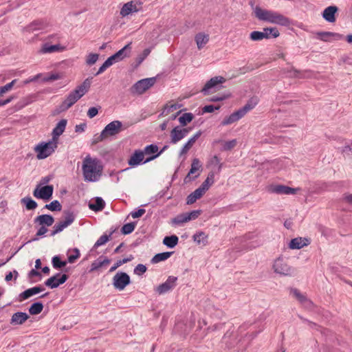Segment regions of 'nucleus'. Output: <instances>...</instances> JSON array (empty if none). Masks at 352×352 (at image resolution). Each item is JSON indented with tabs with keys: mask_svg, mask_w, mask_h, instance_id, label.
<instances>
[{
	"mask_svg": "<svg viewBox=\"0 0 352 352\" xmlns=\"http://www.w3.org/2000/svg\"><path fill=\"white\" fill-rule=\"evenodd\" d=\"M254 14L258 20L282 26H288L291 23L289 19L283 14L274 10L262 9L258 6L254 8Z\"/></svg>",
	"mask_w": 352,
	"mask_h": 352,
	"instance_id": "nucleus-1",
	"label": "nucleus"
},
{
	"mask_svg": "<svg viewBox=\"0 0 352 352\" xmlns=\"http://www.w3.org/2000/svg\"><path fill=\"white\" fill-rule=\"evenodd\" d=\"M82 174L85 181L96 182L102 173V166L96 159L86 157L82 162Z\"/></svg>",
	"mask_w": 352,
	"mask_h": 352,
	"instance_id": "nucleus-2",
	"label": "nucleus"
},
{
	"mask_svg": "<svg viewBox=\"0 0 352 352\" xmlns=\"http://www.w3.org/2000/svg\"><path fill=\"white\" fill-rule=\"evenodd\" d=\"M90 86L91 78H88L85 79L81 85H78L74 91L69 93V94L60 105V110L65 111L73 106L89 91Z\"/></svg>",
	"mask_w": 352,
	"mask_h": 352,
	"instance_id": "nucleus-3",
	"label": "nucleus"
},
{
	"mask_svg": "<svg viewBox=\"0 0 352 352\" xmlns=\"http://www.w3.org/2000/svg\"><path fill=\"white\" fill-rule=\"evenodd\" d=\"M256 104V100H250L244 107L234 111L229 116L225 118L221 122V124L223 126H226L238 121L242 118L248 111L254 109Z\"/></svg>",
	"mask_w": 352,
	"mask_h": 352,
	"instance_id": "nucleus-4",
	"label": "nucleus"
},
{
	"mask_svg": "<svg viewBox=\"0 0 352 352\" xmlns=\"http://www.w3.org/2000/svg\"><path fill=\"white\" fill-rule=\"evenodd\" d=\"M58 147V142L54 140H50L47 142H41L34 147L38 160L45 159L51 155Z\"/></svg>",
	"mask_w": 352,
	"mask_h": 352,
	"instance_id": "nucleus-5",
	"label": "nucleus"
},
{
	"mask_svg": "<svg viewBox=\"0 0 352 352\" xmlns=\"http://www.w3.org/2000/svg\"><path fill=\"white\" fill-rule=\"evenodd\" d=\"M122 131V123L119 120H114L109 123L96 138L95 142H101L109 136L118 135Z\"/></svg>",
	"mask_w": 352,
	"mask_h": 352,
	"instance_id": "nucleus-6",
	"label": "nucleus"
},
{
	"mask_svg": "<svg viewBox=\"0 0 352 352\" xmlns=\"http://www.w3.org/2000/svg\"><path fill=\"white\" fill-rule=\"evenodd\" d=\"M272 268L276 274L280 276H292L294 274V270L282 257L274 261Z\"/></svg>",
	"mask_w": 352,
	"mask_h": 352,
	"instance_id": "nucleus-7",
	"label": "nucleus"
},
{
	"mask_svg": "<svg viewBox=\"0 0 352 352\" xmlns=\"http://www.w3.org/2000/svg\"><path fill=\"white\" fill-rule=\"evenodd\" d=\"M155 82V78H148L138 80L131 88V92L132 94L141 95L153 86Z\"/></svg>",
	"mask_w": 352,
	"mask_h": 352,
	"instance_id": "nucleus-8",
	"label": "nucleus"
},
{
	"mask_svg": "<svg viewBox=\"0 0 352 352\" xmlns=\"http://www.w3.org/2000/svg\"><path fill=\"white\" fill-rule=\"evenodd\" d=\"M75 220V214L71 211H65L64 212V220L56 223L53 226V230L51 233V236L62 232L65 228L70 226Z\"/></svg>",
	"mask_w": 352,
	"mask_h": 352,
	"instance_id": "nucleus-9",
	"label": "nucleus"
},
{
	"mask_svg": "<svg viewBox=\"0 0 352 352\" xmlns=\"http://www.w3.org/2000/svg\"><path fill=\"white\" fill-rule=\"evenodd\" d=\"M54 187L52 185H47L40 187L38 185L33 191V195L37 199L48 201L52 197Z\"/></svg>",
	"mask_w": 352,
	"mask_h": 352,
	"instance_id": "nucleus-10",
	"label": "nucleus"
},
{
	"mask_svg": "<svg viewBox=\"0 0 352 352\" xmlns=\"http://www.w3.org/2000/svg\"><path fill=\"white\" fill-rule=\"evenodd\" d=\"M130 283V276L122 272H117L113 278V287L120 290H123Z\"/></svg>",
	"mask_w": 352,
	"mask_h": 352,
	"instance_id": "nucleus-11",
	"label": "nucleus"
},
{
	"mask_svg": "<svg viewBox=\"0 0 352 352\" xmlns=\"http://www.w3.org/2000/svg\"><path fill=\"white\" fill-rule=\"evenodd\" d=\"M142 4L140 0L131 1L124 3L120 10V15L126 16L130 14L138 12L140 10Z\"/></svg>",
	"mask_w": 352,
	"mask_h": 352,
	"instance_id": "nucleus-12",
	"label": "nucleus"
},
{
	"mask_svg": "<svg viewBox=\"0 0 352 352\" xmlns=\"http://www.w3.org/2000/svg\"><path fill=\"white\" fill-rule=\"evenodd\" d=\"M69 276L68 275L63 274L60 275V273H57L56 275L49 278L45 282V285L51 289L58 287L60 285L63 284L67 281Z\"/></svg>",
	"mask_w": 352,
	"mask_h": 352,
	"instance_id": "nucleus-13",
	"label": "nucleus"
},
{
	"mask_svg": "<svg viewBox=\"0 0 352 352\" xmlns=\"http://www.w3.org/2000/svg\"><path fill=\"white\" fill-rule=\"evenodd\" d=\"M189 132V129L175 126L170 131V142L174 144H177L178 142L184 138Z\"/></svg>",
	"mask_w": 352,
	"mask_h": 352,
	"instance_id": "nucleus-14",
	"label": "nucleus"
},
{
	"mask_svg": "<svg viewBox=\"0 0 352 352\" xmlns=\"http://www.w3.org/2000/svg\"><path fill=\"white\" fill-rule=\"evenodd\" d=\"M177 278L170 276L167 280L162 284L156 287L155 292L160 295L166 294L172 290L176 285Z\"/></svg>",
	"mask_w": 352,
	"mask_h": 352,
	"instance_id": "nucleus-15",
	"label": "nucleus"
},
{
	"mask_svg": "<svg viewBox=\"0 0 352 352\" xmlns=\"http://www.w3.org/2000/svg\"><path fill=\"white\" fill-rule=\"evenodd\" d=\"M316 35L318 39L324 42H332L344 38L342 34L332 32H317Z\"/></svg>",
	"mask_w": 352,
	"mask_h": 352,
	"instance_id": "nucleus-16",
	"label": "nucleus"
},
{
	"mask_svg": "<svg viewBox=\"0 0 352 352\" xmlns=\"http://www.w3.org/2000/svg\"><path fill=\"white\" fill-rule=\"evenodd\" d=\"M298 190L284 185H272L269 188L270 192L278 195H294Z\"/></svg>",
	"mask_w": 352,
	"mask_h": 352,
	"instance_id": "nucleus-17",
	"label": "nucleus"
},
{
	"mask_svg": "<svg viewBox=\"0 0 352 352\" xmlns=\"http://www.w3.org/2000/svg\"><path fill=\"white\" fill-rule=\"evenodd\" d=\"M226 82V78L222 76H214L210 78L204 85L203 89H201V92L206 95L208 93V91L217 87L219 84H222Z\"/></svg>",
	"mask_w": 352,
	"mask_h": 352,
	"instance_id": "nucleus-18",
	"label": "nucleus"
},
{
	"mask_svg": "<svg viewBox=\"0 0 352 352\" xmlns=\"http://www.w3.org/2000/svg\"><path fill=\"white\" fill-rule=\"evenodd\" d=\"M338 8L336 6H330L326 8L322 12V17L325 21L329 23H334L336 20V14Z\"/></svg>",
	"mask_w": 352,
	"mask_h": 352,
	"instance_id": "nucleus-19",
	"label": "nucleus"
},
{
	"mask_svg": "<svg viewBox=\"0 0 352 352\" xmlns=\"http://www.w3.org/2000/svg\"><path fill=\"white\" fill-rule=\"evenodd\" d=\"M131 43H128L123 48L118 51L116 53H115L110 57L113 58L115 63H117L118 61L123 60L125 57L129 56L131 49Z\"/></svg>",
	"mask_w": 352,
	"mask_h": 352,
	"instance_id": "nucleus-20",
	"label": "nucleus"
},
{
	"mask_svg": "<svg viewBox=\"0 0 352 352\" xmlns=\"http://www.w3.org/2000/svg\"><path fill=\"white\" fill-rule=\"evenodd\" d=\"M67 121L65 119L60 120L52 131V140L58 142V137L63 134L65 130Z\"/></svg>",
	"mask_w": 352,
	"mask_h": 352,
	"instance_id": "nucleus-21",
	"label": "nucleus"
},
{
	"mask_svg": "<svg viewBox=\"0 0 352 352\" xmlns=\"http://www.w3.org/2000/svg\"><path fill=\"white\" fill-rule=\"evenodd\" d=\"M34 222L38 226L49 227L52 226L54 222V219L50 214H41L34 219Z\"/></svg>",
	"mask_w": 352,
	"mask_h": 352,
	"instance_id": "nucleus-22",
	"label": "nucleus"
},
{
	"mask_svg": "<svg viewBox=\"0 0 352 352\" xmlns=\"http://www.w3.org/2000/svg\"><path fill=\"white\" fill-rule=\"evenodd\" d=\"M44 289V287L42 286H36L28 289L19 294V300L23 301L26 300L31 296L43 292Z\"/></svg>",
	"mask_w": 352,
	"mask_h": 352,
	"instance_id": "nucleus-23",
	"label": "nucleus"
},
{
	"mask_svg": "<svg viewBox=\"0 0 352 352\" xmlns=\"http://www.w3.org/2000/svg\"><path fill=\"white\" fill-rule=\"evenodd\" d=\"M310 243V240L307 238L297 237L291 240L289 247L290 249H300Z\"/></svg>",
	"mask_w": 352,
	"mask_h": 352,
	"instance_id": "nucleus-24",
	"label": "nucleus"
},
{
	"mask_svg": "<svg viewBox=\"0 0 352 352\" xmlns=\"http://www.w3.org/2000/svg\"><path fill=\"white\" fill-rule=\"evenodd\" d=\"M201 132L199 131L192 137H191L188 142L184 144L183 147L179 151V156L186 154L188 151L192 147L197 140L201 136Z\"/></svg>",
	"mask_w": 352,
	"mask_h": 352,
	"instance_id": "nucleus-25",
	"label": "nucleus"
},
{
	"mask_svg": "<svg viewBox=\"0 0 352 352\" xmlns=\"http://www.w3.org/2000/svg\"><path fill=\"white\" fill-rule=\"evenodd\" d=\"M29 316L25 312H16L11 318L10 324L13 325H19L23 324L28 319Z\"/></svg>",
	"mask_w": 352,
	"mask_h": 352,
	"instance_id": "nucleus-26",
	"label": "nucleus"
},
{
	"mask_svg": "<svg viewBox=\"0 0 352 352\" xmlns=\"http://www.w3.org/2000/svg\"><path fill=\"white\" fill-rule=\"evenodd\" d=\"M144 157V152L141 150H136L131 156L129 160V164L131 166H135L142 162Z\"/></svg>",
	"mask_w": 352,
	"mask_h": 352,
	"instance_id": "nucleus-27",
	"label": "nucleus"
},
{
	"mask_svg": "<svg viewBox=\"0 0 352 352\" xmlns=\"http://www.w3.org/2000/svg\"><path fill=\"white\" fill-rule=\"evenodd\" d=\"M214 175H215V172L214 170L210 171L208 174L206 179L199 187L201 190H204V192L205 193L210 188V187L214 184Z\"/></svg>",
	"mask_w": 352,
	"mask_h": 352,
	"instance_id": "nucleus-28",
	"label": "nucleus"
},
{
	"mask_svg": "<svg viewBox=\"0 0 352 352\" xmlns=\"http://www.w3.org/2000/svg\"><path fill=\"white\" fill-rule=\"evenodd\" d=\"M205 192L204 190H201L199 188H197L195 191L191 192L186 198V204L188 205H191L196 202V201L200 199Z\"/></svg>",
	"mask_w": 352,
	"mask_h": 352,
	"instance_id": "nucleus-29",
	"label": "nucleus"
},
{
	"mask_svg": "<svg viewBox=\"0 0 352 352\" xmlns=\"http://www.w3.org/2000/svg\"><path fill=\"white\" fill-rule=\"evenodd\" d=\"M292 293L294 296V297L304 306L310 307L311 305V302L307 299V298L297 289H292Z\"/></svg>",
	"mask_w": 352,
	"mask_h": 352,
	"instance_id": "nucleus-30",
	"label": "nucleus"
},
{
	"mask_svg": "<svg viewBox=\"0 0 352 352\" xmlns=\"http://www.w3.org/2000/svg\"><path fill=\"white\" fill-rule=\"evenodd\" d=\"M63 50H64V47L60 45H49L47 43H45L40 50V52L43 54H47L62 51Z\"/></svg>",
	"mask_w": 352,
	"mask_h": 352,
	"instance_id": "nucleus-31",
	"label": "nucleus"
},
{
	"mask_svg": "<svg viewBox=\"0 0 352 352\" xmlns=\"http://www.w3.org/2000/svg\"><path fill=\"white\" fill-rule=\"evenodd\" d=\"M197 47L201 50L209 41V35L204 33H198L195 37Z\"/></svg>",
	"mask_w": 352,
	"mask_h": 352,
	"instance_id": "nucleus-32",
	"label": "nucleus"
},
{
	"mask_svg": "<svg viewBox=\"0 0 352 352\" xmlns=\"http://www.w3.org/2000/svg\"><path fill=\"white\" fill-rule=\"evenodd\" d=\"M46 27V23L41 21H34L29 25L25 28V30L28 32H33L35 30H43Z\"/></svg>",
	"mask_w": 352,
	"mask_h": 352,
	"instance_id": "nucleus-33",
	"label": "nucleus"
},
{
	"mask_svg": "<svg viewBox=\"0 0 352 352\" xmlns=\"http://www.w3.org/2000/svg\"><path fill=\"white\" fill-rule=\"evenodd\" d=\"M105 203L101 197H96L95 202L89 203V208L94 211L98 212L101 211L104 209Z\"/></svg>",
	"mask_w": 352,
	"mask_h": 352,
	"instance_id": "nucleus-34",
	"label": "nucleus"
},
{
	"mask_svg": "<svg viewBox=\"0 0 352 352\" xmlns=\"http://www.w3.org/2000/svg\"><path fill=\"white\" fill-rule=\"evenodd\" d=\"M21 203L25 206L28 210H34L37 208V203L30 197H25L21 199Z\"/></svg>",
	"mask_w": 352,
	"mask_h": 352,
	"instance_id": "nucleus-35",
	"label": "nucleus"
},
{
	"mask_svg": "<svg viewBox=\"0 0 352 352\" xmlns=\"http://www.w3.org/2000/svg\"><path fill=\"white\" fill-rule=\"evenodd\" d=\"M172 254H173V252H165L158 253V254H155L152 258L151 263H157L160 261H165V260L168 259L171 256Z\"/></svg>",
	"mask_w": 352,
	"mask_h": 352,
	"instance_id": "nucleus-36",
	"label": "nucleus"
},
{
	"mask_svg": "<svg viewBox=\"0 0 352 352\" xmlns=\"http://www.w3.org/2000/svg\"><path fill=\"white\" fill-rule=\"evenodd\" d=\"M194 241L199 245H206L208 236L204 232H199L193 235Z\"/></svg>",
	"mask_w": 352,
	"mask_h": 352,
	"instance_id": "nucleus-37",
	"label": "nucleus"
},
{
	"mask_svg": "<svg viewBox=\"0 0 352 352\" xmlns=\"http://www.w3.org/2000/svg\"><path fill=\"white\" fill-rule=\"evenodd\" d=\"M179 239L176 235L166 236L163 239V243L170 248H173L178 243Z\"/></svg>",
	"mask_w": 352,
	"mask_h": 352,
	"instance_id": "nucleus-38",
	"label": "nucleus"
},
{
	"mask_svg": "<svg viewBox=\"0 0 352 352\" xmlns=\"http://www.w3.org/2000/svg\"><path fill=\"white\" fill-rule=\"evenodd\" d=\"M43 309V305L42 302H36L33 303L29 308V312L32 315H37L40 314Z\"/></svg>",
	"mask_w": 352,
	"mask_h": 352,
	"instance_id": "nucleus-39",
	"label": "nucleus"
},
{
	"mask_svg": "<svg viewBox=\"0 0 352 352\" xmlns=\"http://www.w3.org/2000/svg\"><path fill=\"white\" fill-rule=\"evenodd\" d=\"M208 166H217V170L215 173H219L222 168V164L220 162V159L217 155H214L208 161Z\"/></svg>",
	"mask_w": 352,
	"mask_h": 352,
	"instance_id": "nucleus-40",
	"label": "nucleus"
},
{
	"mask_svg": "<svg viewBox=\"0 0 352 352\" xmlns=\"http://www.w3.org/2000/svg\"><path fill=\"white\" fill-rule=\"evenodd\" d=\"M194 116L191 113H185L179 118V122L182 126H186L188 123L190 122Z\"/></svg>",
	"mask_w": 352,
	"mask_h": 352,
	"instance_id": "nucleus-41",
	"label": "nucleus"
},
{
	"mask_svg": "<svg viewBox=\"0 0 352 352\" xmlns=\"http://www.w3.org/2000/svg\"><path fill=\"white\" fill-rule=\"evenodd\" d=\"M44 208L51 211H60L62 206L58 200H54L50 204L45 205Z\"/></svg>",
	"mask_w": 352,
	"mask_h": 352,
	"instance_id": "nucleus-42",
	"label": "nucleus"
},
{
	"mask_svg": "<svg viewBox=\"0 0 352 352\" xmlns=\"http://www.w3.org/2000/svg\"><path fill=\"white\" fill-rule=\"evenodd\" d=\"M250 38L252 41H261L264 38L267 39V36L263 32L254 31L250 33Z\"/></svg>",
	"mask_w": 352,
	"mask_h": 352,
	"instance_id": "nucleus-43",
	"label": "nucleus"
},
{
	"mask_svg": "<svg viewBox=\"0 0 352 352\" xmlns=\"http://www.w3.org/2000/svg\"><path fill=\"white\" fill-rule=\"evenodd\" d=\"M53 267L55 269H60L66 266L67 262L62 261L58 256H54L52 259Z\"/></svg>",
	"mask_w": 352,
	"mask_h": 352,
	"instance_id": "nucleus-44",
	"label": "nucleus"
},
{
	"mask_svg": "<svg viewBox=\"0 0 352 352\" xmlns=\"http://www.w3.org/2000/svg\"><path fill=\"white\" fill-rule=\"evenodd\" d=\"M289 72L290 73L289 76L291 77H297V78L311 77L310 72H307V71L301 72L295 69H292Z\"/></svg>",
	"mask_w": 352,
	"mask_h": 352,
	"instance_id": "nucleus-45",
	"label": "nucleus"
},
{
	"mask_svg": "<svg viewBox=\"0 0 352 352\" xmlns=\"http://www.w3.org/2000/svg\"><path fill=\"white\" fill-rule=\"evenodd\" d=\"M263 33H266L267 39L272 38H276L279 36V32L276 28H266L263 29Z\"/></svg>",
	"mask_w": 352,
	"mask_h": 352,
	"instance_id": "nucleus-46",
	"label": "nucleus"
},
{
	"mask_svg": "<svg viewBox=\"0 0 352 352\" xmlns=\"http://www.w3.org/2000/svg\"><path fill=\"white\" fill-rule=\"evenodd\" d=\"M135 223L131 222L124 224L121 230V232L124 234H131L135 229Z\"/></svg>",
	"mask_w": 352,
	"mask_h": 352,
	"instance_id": "nucleus-47",
	"label": "nucleus"
},
{
	"mask_svg": "<svg viewBox=\"0 0 352 352\" xmlns=\"http://www.w3.org/2000/svg\"><path fill=\"white\" fill-rule=\"evenodd\" d=\"M201 167L200 161L197 158H195L192 160L191 167L188 175L190 174H194L197 170H198Z\"/></svg>",
	"mask_w": 352,
	"mask_h": 352,
	"instance_id": "nucleus-48",
	"label": "nucleus"
},
{
	"mask_svg": "<svg viewBox=\"0 0 352 352\" xmlns=\"http://www.w3.org/2000/svg\"><path fill=\"white\" fill-rule=\"evenodd\" d=\"M186 215L185 213L177 215L176 217L172 219V223L175 225H181L184 223L188 222Z\"/></svg>",
	"mask_w": 352,
	"mask_h": 352,
	"instance_id": "nucleus-49",
	"label": "nucleus"
},
{
	"mask_svg": "<svg viewBox=\"0 0 352 352\" xmlns=\"http://www.w3.org/2000/svg\"><path fill=\"white\" fill-rule=\"evenodd\" d=\"M236 140L234 139L230 141L223 142L222 150L223 151H230L236 146Z\"/></svg>",
	"mask_w": 352,
	"mask_h": 352,
	"instance_id": "nucleus-50",
	"label": "nucleus"
},
{
	"mask_svg": "<svg viewBox=\"0 0 352 352\" xmlns=\"http://www.w3.org/2000/svg\"><path fill=\"white\" fill-rule=\"evenodd\" d=\"M110 235L103 234L102 235L95 243L94 248H97L104 244H105L109 240Z\"/></svg>",
	"mask_w": 352,
	"mask_h": 352,
	"instance_id": "nucleus-51",
	"label": "nucleus"
},
{
	"mask_svg": "<svg viewBox=\"0 0 352 352\" xmlns=\"http://www.w3.org/2000/svg\"><path fill=\"white\" fill-rule=\"evenodd\" d=\"M157 151H158V146L157 145L150 144V145L146 146L144 148V151H142L144 152V155H150V154L157 153Z\"/></svg>",
	"mask_w": 352,
	"mask_h": 352,
	"instance_id": "nucleus-52",
	"label": "nucleus"
},
{
	"mask_svg": "<svg viewBox=\"0 0 352 352\" xmlns=\"http://www.w3.org/2000/svg\"><path fill=\"white\" fill-rule=\"evenodd\" d=\"M16 81V80L14 79L7 85L0 87V96H2L4 94L10 91L15 84Z\"/></svg>",
	"mask_w": 352,
	"mask_h": 352,
	"instance_id": "nucleus-53",
	"label": "nucleus"
},
{
	"mask_svg": "<svg viewBox=\"0 0 352 352\" xmlns=\"http://www.w3.org/2000/svg\"><path fill=\"white\" fill-rule=\"evenodd\" d=\"M98 57L99 55L98 54L91 53L87 56L86 63L88 65H92L97 62Z\"/></svg>",
	"mask_w": 352,
	"mask_h": 352,
	"instance_id": "nucleus-54",
	"label": "nucleus"
},
{
	"mask_svg": "<svg viewBox=\"0 0 352 352\" xmlns=\"http://www.w3.org/2000/svg\"><path fill=\"white\" fill-rule=\"evenodd\" d=\"M201 213V210H192L190 212L185 213L188 221L196 219Z\"/></svg>",
	"mask_w": 352,
	"mask_h": 352,
	"instance_id": "nucleus-55",
	"label": "nucleus"
},
{
	"mask_svg": "<svg viewBox=\"0 0 352 352\" xmlns=\"http://www.w3.org/2000/svg\"><path fill=\"white\" fill-rule=\"evenodd\" d=\"M72 251L74 252V254L68 256V262L69 263H74L76 260L78 259L80 256V251L78 248H75L72 250Z\"/></svg>",
	"mask_w": 352,
	"mask_h": 352,
	"instance_id": "nucleus-56",
	"label": "nucleus"
},
{
	"mask_svg": "<svg viewBox=\"0 0 352 352\" xmlns=\"http://www.w3.org/2000/svg\"><path fill=\"white\" fill-rule=\"evenodd\" d=\"M102 256L99 257L97 260L94 261L91 265V269L89 270L90 272L96 271L99 268L102 267V262H101Z\"/></svg>",
	"mask_w": 352,
	"mask_h": 352,
	"instance_id": "nucleus-57",
	"label": "nucleus"
},
{
	"mask_svg": "<svg viewBox=\"0 0 352 352\" xmlns=\"http://www.w3.org/2000/svg\"><path fill=\"white\" fill-rule=\"evenodd\" d=\"M146 271V267L143 264H138L134 269V273L137 275H142Z\"/></svg>",
	"mask_w": 352,
	"mask_h": 352,
	"instance_id": "nucleus-58",
	"label": "nucleus"
},
{
	"mask_svg": "<svg viewBox=\"0 0 352 352\" xmlns=\"http://www.w3.org/2000/svg\"><path fill=\"white\" fill-rule=\"evenodd\" d=\"M177 108V104H172L170 106H166L164 109H163L161 115L162 116H167L168 115L171 111L176 110Z\"/></svg>",
	"mask_w": 352,
	"mask_h": 352,
	"instance_id": "nucleus-59",
	"label": "nucleus"
},
{
	"mask_svg": "<svg viewBox=\"0 0 352 352\" xmlns=\"http://www.w3.org/2000/svg\"><path fill=\"white\" fill-rule=\"evenodd\" d=\"M62 78V75L58 73L51 74L45 78V81H54Z\"/></svg>",
	"mask_w": 352,
	"mask_h": 352,
	"instance_id": "nucleus-60",
	"label": "nucleus"
},
{
	"mask_svg": "<svg viewBox=\"0 0 352 352\" xmlns=\"http://www.w3.org/2000/svg\"><path fill=\"white\" fill-rule=\"evenodd\" d=\"M219 109V106L214 107L213 105H206L203 109L202 111L203 113H212L215 109L218 110Z\"/></svg>",
	"mask_w": 352,
	"mask_h": 352,
	"instance_id": "nucleus-61",
	"label": "nucleus"
},
{
	"mask_svg": "<svg viewBox=\"0 0 352 352\" xmlns=\"http://www.w3.org/2000/svg\"><path fill=\"white\" fill-rule=\"evenodd\" d=\"M145 212L146 211L144 209L140 208V209H138L137 211L131 212V216L133 219L139 218V217H142L145 213Z\"/></svg>",
	"mask_w": 352,
	"mask_h": 352,
	"instance_id": "nucleus-62",
	"label": "nucleus"
},
{
	"mask_svg": "<svg viewBox=\"0 0 352 352\" xmlns=\"http://www.w3.org/2000/svg\"><path fill=\"white\" fill-rule=\"evenodd\" d=\"M98 113V109L96 107H91L87 111V116L90 118L95 117Z\"/></svg>",
	"mask_w": 352,
	"mask_h": 352,
	"instance_id": "nucleus-63",
	"label": "nucleus"
},
{
	"mask_svg": "<svg viewBox=\"0 0 352 352\" xmlns=\"http://www.w3.org/2000/svg\"><path fill=\"white\" fill-rule=\"evenodd\" d=\"M48 231V229L43 226H41L39 229L37 230V232L36 234V236H43L45 233H47Z\"/></svg>",
	"mask_w": 352,
	"mask_h": 352,
	"instance_id": "nucleus-64",
	"label": "nucleus"
}]
</instances>
